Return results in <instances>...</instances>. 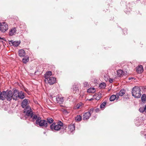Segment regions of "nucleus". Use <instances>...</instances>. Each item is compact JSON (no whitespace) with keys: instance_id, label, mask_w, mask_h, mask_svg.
<instances>
[{"instance_id":"nucleus-9","label":"nucleus","mask_w":146,"mask_h":146,"mask_svg":"<svg viewBox=\"0 0 146 146\" xmlns=\"http://www.w3.org/2000/svg\"><path fill=\"white\" fill-rule=\"evenodd\" d=\"M46 80H47L48 83L50 85L54 84L56 81V78L54 77H51L49 78L48 80L46 79Z\"/></svg>"},{"instance_id":"nucleus-28","label":"nucleus","mask_w":146,"mask_h":146,"mask_svg":"<svg viewBox=\"0 0 146 146\" xmlns=\"http://www.w3.org/2000/svg\"><path fill=\"white\" fill-rule=\"evenodd\" d=\"M106 86V84L104 82L101 83L99 85V87L101 88L104 89Z\"/></svg>"},{"instance_id":"nucleus-43","label":"nucleus","mask_w":146,"mask_h":146,"mask_svg":"<svg viewBox=\"0 0 146 146\" xmlns=\"http://www.w3.org/2000/svg\"><path fill=\"white\" fill-rule=\"evenodd\" d=\"M109 82L110 83H111L113 82V80L112 79L110 78Z\"/></svg>"},{"instance_id":"nucleus-41","label":"nucleus","mask_w":146,"mask_h":146,"mask_svg":"<svg viewBox=\"0 0 146 146\" xmlns=\"http://www.w3.org/2000/svg\"><path fill=\"white\" fill-rule=\"evenodd\" d=\"M123 32L124 34L125 35L126 34H127V31L126 29H124Z\"/></svg>"},{"instance_id":"nucleus-6","label":"nucleus","mask_w":146,"mask_h":146,"mask_svg":"<svg viewBox=\"0 0 146 146\" xmlns=\"http://www.w3.org/2000/svg\"><path fill=\"white\" fill-rule=\"evenodd\" d=\"M6 99L7 101H10L13 99V92L10 90L7 92H6Z\"/></svg>"},{"instance_id":"nucleus-18","label":"nucleus","mask_w":146,"mask_h":146,"mask_svg":"<svg viewBox=\"0 0 146 146\" xmlns=\"http://www.w3.org/2000/svg\"><path fill=\"white\" fill-rule=\"evenodd\" d=\"M136 70L137 73H141L143 71V68L142 66L140 65L137 67L136 68Z\"/></svg>"},{"instance_id":"nucleus-19","label":"nucleus","mask_w":146,"mask_h":146,"mask_svg":"<svg viewBox=\"0 0 146 146\" xmlns=\"http://www.w3.org/2000/svg\"><path fill=\"white\" fill-rule=\"evenodd\" d=\"M52 72L51 71H48L46 73L44 74L45 78V81H46V79L48 80V79L50 78V76L52 75Z\"/></svg>"},{"instance_id":"nucleus-11","label":"nucleus","mask_w":146,"mask_h":146,"mask_svg":"<svg viewBox=\"0 0 146 146\" xmlns=\"http://www.w3.org/2000/svg\"><path fill=\"white\" fill-rule=\"evenodd\" d=\"M17 31L16 28L13 27L9 31V35L10 36H12L15 35Z\"/></svg>"},{"instance_id":"nucleus-14","label":"nucleus","mask_w":146,"mask_h":146,"mask_svg":"<svg viewBox=\"0 0 146 146\" xmlns=\"http://www.w3.org/2000/svg\"><path fill=\"white\" fill-rule=\"evenodd\" d=\"M91 114L89 112H86L84 113L83 115V118L84 120H86L88 119L90 117Z\"/></svg>"},{"instance_id":"nucleus-3","label":"nucleus","mask_w":146,"mask_h":146,"mask_svg":"<svg viewBox=\"0 0 146 146\" xmlns=\"http://www.w3.org/2000/svg\"><path fill=\"white\" fill-rule=\"evenodd\" d=\"M131 92L132 96L135 98H139L141 96L140 88L138 86H135L133 87Z\"/></svg>"},{"instance_id":"nucleus-4","label":"nucleus","mask_w":146,"mask_h":146,"mask_svg":"<svg viewBox=\"0 0 146 146\" xmlns=\"http://www.w3.org/2000/svg\"><path fill=\"white\" fill-rule=\"evenodd\" d=\"M24 112L26 115L30 117L31 118V121H33V119L34 115H36L35 114H33L31 107L28 106H27L25 108L24 110Z\"/></svg>"},{"instance_id":"nucleus-44","label":"nucleus","mask_w":146,"mask_h":146,"mask_svg":"<svg viewBox=\"0 0 146 146\" xmlns=\"http://www.w3.org/2000/svg\"><path fill=\"white\" fill-rule=\"evenodd\" d=\"M144 110L145 112V113H146V105L144 107Z\"/></svg>"},{"instance_id":"nucleus-29","label":"nucleus","mask_w":146,"mask_h":146,"mask_svg":"<svg viewBox=\"0 0 146 146\" xmlns=\"http://www.w3.org/2000/svg\"><path fill=\"white\" fill-rule=\"evenodd\" d=\"M95 89L94 88H90L87 90V92L89 93H94L95 92Z\"/></svg>"},{"instance_id":"nucleus-36","label":"nucleus","mask_w":146,"mask_h":146,"mask_svg":"<svg viewBox=\"0 0 146 146\" xmlns=\"http://www.w3.org/2000/svg\"><path fill=\"white\" fill-rule=\"evenodd\" d=\"M62 111L63 112V113L65 114H67L69 113L66 110L62 109Z\"/></svg>"},{"instance_id":"nucleus-39","label":"nucleus","mask_w":146,"mask_h":146,"mask_svg":"<svg viewBox=\"0 0 146 146\" xmlns=\"http://www.w3.org/2000/svg\"><path fill=\"white\" fill-rule=\"evenodd\" d=\"M93 111H94V108H92L89 110V111L88 112H89V113H90L91 114V113H92L93 112Z\"/></svg>"},{"instance_id":"nucleus-37","label":"nucleus","mask_w":146,"mask_h":146,"mask_svg":"<svg viewBox=\"0 0 146 146\" xmlns=\"http://www.w3.org/2000/svg\"><path fill=\"white\" fill-rule=\"evenodd\" d=\"M84 86L85 87L88 88L89 87V83L87 82H84L83 83Z\"/></svg>"},{"instance_id":"nucleus-45","label":"nucleus","mask_w":146,"mask_h":146,"mask_svg":"<svg viewBox=\"0 0 146 146\" xmlns=\"http://www.w3.org/2000/svg\"><path fill=\"white\" fill-rule=\"evenodd\" d=\"M143 1L144 2L143 3L146 5V0H143Z\"/></svg>"},{"instance_id":"nucleus-15","label":"nucleus","mask_w":146,"mask_h":146,"mask_svg":"<svg viewBox=\"0 0 146 146\" xmlns=\"http://www.w3.org/2000/svg\"><path fill=\"white\" fill-rule=\"evenodd\" d=\"M68 128L69 129L68 133H71L75 130V126L74 124H70L68 126Z\"/></svg>"},{"instance_id":"nucleus-35","label":"nucleus","mask_w":146,"mask_h":146,"mask_svg":"<svg viewBox=\"0 0 146 146\" xmlns=\"http://www.w3.org/2000/svg\"><path fill=\"white\" fill-rule=\"evenodd\" d=\"M131 11V9L129 8V9H125L124 11L126 14H128Z\"/></svg>"},{"instance_id":"nucleus-38","label":"nucleus","mask_w":146,"mask_h":146,"mask_svg":"<svg viewBox=\"0 0 146 146\" xmlns=\"http://www.w3.org/2000/svg\"><path fill=\"white\" fill-rule=\"evenodd\" d=\"M139 111L141 113H143L145 112L144 107L140 108L139 109Z\"/></svg>"},{"instance_id":"nucleus-16","label":"nucleus","mask_w":146,"mask_h":146,"mask_svg":"<svg viewBox=\"0 0 146 146\" xmlns=\"http://www.w3.org/2000/svg\"><path fill=\"white\" fill-rule=\"evenodd\" d=\"M119 98V95H118V94H116V95H111L110 97V100L111 101H113L115 99L116 100H117Z\"/></svg>"},{"instance_id":"nucleus-49","label":"nucleus","mask_w":146,"mask_h":146,"mask_svg":"<svg viewBox=\"0 0 146 146\" xmlns=\"http://www.w3.org/2000/svg\"><path fill=\"white\" fill-rule=\"evenodd\" d=\"M145 135L146 136V135Z\"/></svg>"},{"instance_id":"nucleus-12","label":"nucleus","mask_w":146,"mask_h":146,"mask_svg":"<svg viewBox=\"0 0 146 146\" xmlns=\"http://www.w3.org/2000/svg\"><path fill=\"white\" fill-rule=\"evenodd\" d=\"M6 92L3 91L2 92L0 91V99L3 100L6 99Z\"/></svg>"},{"instance_id":"nucleus-10","label":"nucleus","mask_w":146,"mask_h":146,"mask_svg":"<svg viewBox=\"0 0 146 146\" xmlns=\"http://www.w3.org/2000/svg\"><path fill=\"white\" fill-rule=\"evenodd\" d=\"M56 101L58 103L61 104L63 103L64 100V97L57 96L56 98Z\"/></svg>"},{"instance_id":"nucleus-31","label":"nucleus","mask_w":146,"mask_h":146,"mask_svg":"<svg viewBox=\"0 0 146 146\" xmlns=\"http://www.w3.org/2000/svg\"><path fill=\"white\" fill-rule=\"evenodd\" d=\"M141 100L142 102H145L146 100V95L143 94L141 97Z\"/></svg>"},{"instance_id":"nucleus-23","label":"nucleus","mask_w":146,"mask_h":146,"mask_svg":"<svg viewBox=\"0 0 146 146\" xmlns=\"http://www.w3.org/2000/svg\"><path fill=\"white\" fill-rule=\"evenodd\" d=\"M125 91L124 89H121L119 92V93H117L118 94V95L121 96H123L125 93Z\"/></svg>"},{"instance_id":"nucleus-25","label":"nucleus","mask_w":146,"mask_h":146,"mask_svg":"<svg viewBox=\"0 0 146 146\" xmlns=\"http://www.w3.org/2000/svg\"><path fill=\"white\" fill-rule=\"evenodd\" d=\"M66 127L65 126H63L61 127L60 131V133L61 134H62L66 132Z\"/></svg>"},{"instance_id":"nucleus-24","label":"nucleus","mask_w":146,"mask_h":146,"mask_svg":"<svg viewBox=\"0 0 146 146\" xmlns=\"http://www.w3.org/2000/svg\"><path fill=\"white\" fill-rule=\"evenodd\" d=\"M101 94L98 93L94 96V97L96 100H99L101 98Z\"/></svg>"},{"instance_id":"nucleus-13","label":"nucleus","mask_w":146,"mask_h":146,"mask_svg":"<svg viewBox=\"0 0 146 146\" xmlns=\"http://www.w3.org/2000/svg\"><path fill=\"white\" fill-rule=\"evenodd\" d=\"M28 103V100L25 99L21 103V106L23 108H25L27 106Z\"/></svg>"},{"instance_id":"nucleus-26","label":"nucleus","mask_w":146,"mask_h":146,"mask_svg":"<svg viewBox=\"0 0 146 146\" xmlns=\"http://www.w3.org/2000/svg\"><path fill=\"white\" fill-rule=\"evenodd\" d=\"M66 127L65 126H63L61 127L60 131V133L61 134H62L66 132Z\"/></svg>"},{"instance_id":"nucleus-33","label":"nucleus","mask_w":146,"mask_h":146,"mask_svg":"<svg viewBox=\"0 0 146 146\" xmlns=\"http://www.w3.org/2000/svg\"><path fill=\"white\" fill-rule=\"evenodd\" d=\"M82 104L81 103L78 104L76 106V107H75V109H78L80 108V107H81L82 106Z\"/></svg>"},{"instance_id":"nucleus-27","label":"nucleus","mask_w":146,"mask_h":146,"mask_svg":"<svg viewBox=\"0 0 146 146\" xmlns=\"http://www.w3.org/2000/svg\"><path fill=\"white\" fill-rule=\"evenodd\" d=\"M46 121L47 122V123L51 124L53 123V122L54 120L52 118L48 117L47 118Z\"/></svg>"},{"instance_id":"nucleus-5","label":"nucleus","mask_w":146,"mask_h":146,"mask_svg":"<svg viewBox=\"0 0 146 146\" xmlns=\"http://www.w3.org/2000/svg\"><path fill=\"white\" fill-rule=\"evenodd\" d=\"M8 29V25L5 22H0V31L3 33L5 32Z\"/></svg>"},{"instance_id":"nucleus-1","label":"nucleus","mask_w":146,"mask_h":146,"mask_svg":"<svg viewBox=\"0 0 146 146\" xmlns=\"http://www.w3.org/2000/svg\"><path fill=\"white\" fill-rule=\"evenodd\" d=\"M36 120L35 123L37 125L40 127H47V122L45 119H42L40 116L35 115L33 117L32 121L34 122Z\"/></svg>"},{"instance_id":"nucleus-47","label":"nucleus","mask_w":146,"mask_h":146,"mask_svg":"<svg viewBox=\"0 0 146 146\" xmlns=\"http://www.w3.org/2000/svg\"><path fill=\"white\" fill-rule=\"evenodd\" d=\"M133 79V78H132L131 77H129V78H128V79L129 80H131V79Z\"/></svg>"},{"instance_id":"nucleus-20","label":"nucleus","mask_w":146,"mask_h":146,"mask_svg":"<svg viewBox=\"0 0 146 146\" xmlns=\"http://www.w3.org/2000/svg\"><path fill=\"white\" fill-rule=\"evenodd\" d=\"M19 54L20 57H24L25 55V51L23 49H21L19 51Z\"/></svg>"},{"instance_id":"nucleus-40","label":"nucleus","mask_w":146,"mask_h":146,"mask_svg":"<svg viewBox=\"0 0 146 146\" xmlns=\"http://www.w3.org/2000/svg\"><path fill=\"white\" fill-rule=\"evenodd\" d=\"M100 111V109L99 108H97L95 110V111L96 112H98Z\"/></svg>"},{"instance_id":"nucleus-34","label":"nucleus","mask_w":146,"mask_h":146,"mask_svg":"<svg viewBox=\"0 0 146 146\" xmlns=\"http://www.w3.org/2000/svg\"><path fill=\"white\" fill-rule=\"evenodd\" d=\"M29 61V57H28L27 58H23L22 59V61L25 64L26 63L28 62Z\"/></svg>"},{"instance_id":"nucleus-42","label":"nucleus","mask_w":146,"mask_h":146,"mask_svg":"<svg viewBox=\"0 0 146 146\" xmlns=\"http://www.w3.org/2000/svg\"><path fill=\"white\" fill-rule=\"evenodd\" d=\"M0 39H1V40H3L4 41H6V39L4 38H2V37H0Z\"/></svg>"},{"instance_id":"nucleus-32","label":"nucleus","mask_w":146,"mask_h":146,"mask_svg":"<svg viewBox=\"0 0 146 146\" xmlns=\"http://www.w3.org/2000/svg\"><path fill=\"white\" fill-rule=\"evenodd\" d=\"M106 104V102H104L100 105V107L101 109H103L104 108Z\"/></svg>"},{"instance_id":"nucleus-21","label":"nucleus","mask_w":146,"mask_h":146,"mask_svg":"<svg viewBox=\"0 0 146 146\" xmlns=\"http://www.w3.org/2000/svg\"><path fill=\"white\" fill-rule=\"evenodd\" d=\"M25 93L22 91L19 92L18 98L21 99H24L25 97Z\"/></svg>"},{"instance_id":"nucleus-46","label":"nucleus","mask_w":146,"mask_h":146,"mask_svg":"<svg viewBox=\"0 0 146 146\" xmlns=\"http://www.w3.org/2000/svg\"><path fill=\"white\" fill-rule=\"evenodd\" d=\"M93 100V98H91V99H89V101H92V100Z\"/></svg>"},{"instance_id":"nucleus-8","label":"nucleus","mask_w":146,"mask_h":146,"mask_svg":"<svg viewBox=\"0 0 146 146\" xmlns=\"http://www.w3.org/2000/svg\"><path fill=\"white\" fill-rule=\"evenodd\" d=\"M21 42L20 41H13V40H11L9 41V44H11L12 46H13L14 47L18 46L20 44Z\"/></svg>"},{"instance_id":"nucleus-7","label":"nucleus","mask_w":146,"mask_h":146,"mask_svg":"<svg viewBox=\"0 0 146 146\" xmlns=\"http://www.w3.org/2000/svg\"><path fill=\"white\" fill-rule=\"evenodd\" d=\"M19 92L17 90H15L13 92V99L14 100H17L18 98Z\"/></svg>"},{"instance_id":"nucleus-30","label":"nucleus","mask_w":146,"mask_h":146,"mask_svg":"<svg viewBox=\"0 0 146 146\" xmlns=\"http://www.w3.org/2000/svg\"><path fill=\"white\" fill-rule=\"evenodd\" d=\"M82 119V116L80 115H78L76 117H75V120L76 121H79Z\"/></svg>"},{"instance_id":"nucleus-48","label":"nucleus","mask_w":146,"mask_h":146,"mask_svg":"<svg viewBox=\"0 0 146 146\" xmlns=\"http://www.w3.org/2000/svg\"><path fill=\"white\" fill-rule=\"evenodd\" d=\"M45 133H46V132H44V134H45Z\"/></svg>"},{"instance_id":"nucleus-22","label":"nucleus","mask_w":146,"mask_h":146,"mask_svg":"<svg viewBox=\"0 0 146 146\" xmlns=\"http://www.w3.org/2000/svg\"><path fill=\"white\" fill-rule=\"evenodd\" d=\"M123 71L121 70H119L117 71V76L118 77H120L124 75Z\"/></svg>"},{"instance_id":"nucleus-17","label":"nucleus","mask_w":146,"mask_h":146,"mask_svg":"<svg viewBox=\"0 0 146 146\" xmlns=\"http://www.w3.org/2000/svg\"><path fill=\"white\" fill-rule=\"evenodd\" d=\"M72 89L73 90V92L74 93L78 92L79 90L78 86L76 84L73 85L72 86Z\"/></svg>"},{"instance_id":"nucleus-2","label":"nucleus","mask_w":146,"mask_h":146,"mask_svg":"<svg viewBox=\"0 0 146 146\" xmlns=\"http://www.w3.org/2000/svg\"><path fill=\"white\" fill-rule=\"evenodd\" d=\"M63 126V123L60 121H58L57 124L54 122L51 124L50 127V129L53 131H59Z\"/></svg>"}]
</instances>
